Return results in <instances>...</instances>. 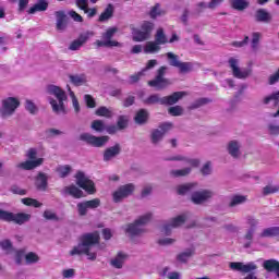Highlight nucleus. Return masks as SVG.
Masks as SVG:
<instances>
[{
    "label": "nucleus",
    "mask_w": 279,
    "mask_h": 279,
    "mask_svg": "<svg viewBox=\"0 0 279 279\" xmlns=\"http://www.w3.org/2000/svg\"><path fill=\"white\" fill-rule=\"evenodd\" d=\"M270 102H272V106L275 108L279 106V90L266 96L263 100V104H265V106H269Z\"/></svg>",
    "instance_id": "nucleus-30"
},
{
    "label": "nucleus",
    "mask_w": 279,
    "mask_h": 279,
    "mask_svg": "<svg viewBox=\"0 0 279 279\" xmlns=\"http://www.w3.org/2000/svg\"><path fill=\"white\" fill-rule=\"evenodd\" d=\"M267 130L270 136H279V123L277 122L268 123Z\"/></svg>",
    "instance_id": "nucleus-45"
},
{
    "label": "nucleus",
    "mask_w": 279,
    "mask_h": 279,
    "mask_svg": "<svg viewBox=\"0 0 279 279\" xmlns=\"http://www.w3.org/2000/svg\"><path fill=\"white\" fill-rule=\"evenodd\" d=\"M114 16V7L112 4H108L104 12L99 15L98 22L106 23L110 21Z\"/></svg>",
    "instance_id": "nucleus-29"
},
{
    "label": "nucleus",
    "mask_w": 279,
    "mask_h": 279,
    "mask_svg": "<svg viewBox=\"0 0 279 279\" xmlns=\"http://www.w3.org/2000/svg\"><path fill=\"white\" fill-rule=\"evenodd\" d=\"M215 197V192L210 190L196 191L191 195V202L196 205L205 204L208 199Z\"/></svg>",
    "instance_id": "nucleus-15"
},
{
    "label": "nucleus",
    "mask_w": 279,
    "mask_h": 279,
    "mask_svg": "<svg viewBox=\"0 0 279 279\" xmlns=\"http://www.w3.org/2000/svg\"><path fill=\"white\" fill-rule=\"evenodd\" d=\"M228 64L236 80H247L252 75V68H239V59L234 57L229 58Z\"/></svg>",
    "instance_id": "nucleus-8"
},
{
    "label": "nucleus",
    "mask_w": 279,
    "mask_h": 279,
    "mask_svg": "<svg viewBox=\"0 0 279 279\" xmlns=\"http://www.w3.org/2000/svg\"><path fill=\"white\" fill-rule=\"evenodd\" d=\"M92 130H95V132H104L106 131V124L101 120H94L92 122Z\"/></svg>",
    "instance_id": "nucleus-51"
},
{
    "label": "nucleus",
    "mask_w": 279,
    "mask_h": 279,
    "mask_svg": "<svg viewBox=\"0 0 279 279\" xmlns=\"http://www.w3.org/2000/svg\"><path fill=\"white\" fill-rule=\"evenodd\" d=\"M260 33H253L252 34V41L251 47L253 51H256L258 49V43H260Z\"/></svg>",
    "instance_id": "nucleus-55"
},
{
    "label": "nucleus",
    "mask_w": 279,
    "mask_h": 279,
    "mask_svg": "<svg viewBox=\"0 0 279 279\" xmlns=\"http://www.w3.org/2000/svg\"><path fill=\"white\" fill-rule=\"evenodd\" d=\"M93 36H95V32L93 31H86L84 33H81L78 37L74 40H72L68 47L69 51H80L88 43Z\"/></svg>",
    "instance_id": "nucleus-9"
},
{
    "label": "nucleus",
    "mask_w": 279,
    "mask_h": 279,
    "mask_svg": "<svg viewBox=\"0 0 279 279\" xmlns=\"http://www.w3.org/2000/svg\"><path fill=\"white\" fill-rule=\"evenodd\" d=\"M155 43L160 47V45H167L169 43V39L167 38V35L165 34L163 28H158L155 34Z\"/></svg>",
    "instance_id": "nucleus-31"
},
{
    "label": "nucleus",
    "mask_w": 279,
    "mask_h": 279,
    "mask_svg": "<svg viewBox=\"0 0 279 279\" xmlns=\"http://www.w3.org/2000/svg\"><path fill=\"white\" fill-rule=\"evenodd\" d=\"M47 8H49V2H37L29 8L28 14H36V12H46Z\"/></svg>",
    "instance_id": "nucleus-36"
},
{
    "label": "nucleus",
    "mask_w": 279,
    "mask_h": 279,
    "mask_svg": "<svg viewBox=\"0 0 279 279\" xmlns=\"http://www.w3.org/2000/svg\"><path fill=\"white\" fill-rule=\"evenodd\" d=\"M263 268L269 274H276L277 278H279V262L277 259L264 260Z\"/></svg>",
    "instance_id": "nucleus-24"
},
{
    "label": "nucleus",
    "mask_w": 279,
    "mask_h": 279,
    "mask_svg": "<svg viewBox=\"0 0 279 279\" xmlns=\"http://www.w3.org/2000/svg\"><path fill=\"white\" fill-rule=\"evenodd\" d=\"M21 106V100L16 97H8L2 100V107L0 110V114L3 119H8V117H12L16 112V109Z\"/></svg>",
    "instance_id": "nucleus-7"
},
{
    "label": "nucleus",
    "mask_w": 279,
    "mask_h": 279,
    "mask_svg": "<svg viewBox=\"0 0 279 279\" xmlns=\"http://www.w3.org/2000/svg\"><path fill=\"white\" fill-rule=\"evenodd\" d=\"M97 117H106V119H110L112 117V111L107 107H99L96 110Z\"/></svg>",
    "instance_id": "nucleus-50"
},
{
    "label": "nucleus",
    "mask_w": 279,
    "mask_h": 279,
    "mask_svg": "<svg viewBox=\"0 0 279 279\" xmlns=\"http://www.w3.org/2000/svg\"><path fill=\"white\" fill-rule=\"evenodd\" d=\"M278 82H279V69L268 77V84L270 86H274V84H278Z\"/></svg>",
    "instance_id": "nucleus-63"
},
{
    "label": "nucleus",
    "mask_w": 279,
    "mask_h": 279,
    "mask_svg": "<svg viewBox=\"0 0 279 279\" xmlns=\"http://www.w3.org/2000/svg\"><path fill=\"white\" fill-rule=\"evenodd\" d=\"M271 13L267 12L265 9H259L255 12V21L257 23H271Z\"/></svg>",
    "instance_id": "nucleus-28"
},
{
    "label": "nucleus",
    "mask_w": 279,
    "mask_h": 279,
    "mask_svg": "<svg viewBox=\"0 0 279 279\" xmlns=\"http://www.w3.org/2000/svg\"><path fill=\"white\" fill-rule=\"evenodd\" d=\"M195 186H197V183L182 184L177 187V192L179 195H186V193H191Z\"/></svg>",
    "instance_id": "nucleus-38"
},
{
    "label": "nucleus",
    "mask_w": 279,
    "mask_h": 279,
    "mask_svg": "<svg viewBox=\"0 0 279 279\" xmlns=\"http://www.w3.org/2000/svg\"><path fill=\"white\" fill-rule=\"evenodd\" d=\"M40 260V257L38 254L34 252H29L25 255V263L26 265H36Z\"/></svg>",
    "instance_id": "nucleus-40"
},
{
    "label": "nucleus",
    "mask_w": 279,
    "mask_h": 279,
    "mask_svg": "<svg viewBox=\"0 0 279 279\" xmlns=\"http://www.w3.org/2000/svg\"><path fill=\"white\" fill-rule=\"evenodd\" d=\"M201 173L203 175H210L213 173V167L210 166V161H207L201 169Z\"/></svg>",
    "instance_id": "nucleus-62"
},
{
    "label": "nucleus",
    "mask_w": 279,
    "mask_h": 279,
    "mask_svg": "<svg viewBox=\"0 0 279 279\" xmlns=\"http://www.w3.org/2000/svg\"><path fill=\"white\" fill-rule=\"evenodd\" d=\"M158 245H173V243H175V239H171V238H163V239H159L158 240Z\"/></svg>",
    "instance_id": "nucleus-64"
},
{
    "label": "nucleus",
    "mask_w": 279,
    "mask_h": 279,
    "mask_svg": "<svg viewBox=\"0 0 279 279\" xmlns=\"http://www.w3.org/2000/svg\"><path fill=\"white\" fill-rule=\"evenodd\" d=\"M156 24L151 21H144L141 24V41L149 40L151 38V33L154 32Z\"/></svg>",
    "instance_id": "nucleus-19"
},
{
    "label": "nucleus",
    "mask_w": 279,
    "mask_h": 279,
    "mask_svg": "<svg viewBox=\"0 0 279 279\" xmlns=\"http://www.w3.org/2000/svg\"><path fill=\"white\" fill-rule=\"evenodd\" d=\"M169 114L172 117H182L184 114V109L180 106L170 107L168 109Z\"/></svg>",
    "instance_id": "nucleus-53"
},
{
    "label": "nucleus",
    "mask_w": 279,
    "mask_h": 279,
    "mask_svg": "<svg viewBox=\"0 0 279 279\" xmlns=\"http://www.w3.org/2000/svg\"><path fill=\"white\" fill-rule=\"evenodd\" d=\"M22 204H24V206H33L34 208H40V206H43V203L29 197L22 198Z\"/></svg>",
    "instance_id": "nucleus-47"
},
{
    "label": "nucleus",
    "mask_w": 279,
    "mask_h": 279,
    "mask_svg": "<svg viewBox=\"0 0 279 279\" xmlns=\"http://www.w3.org/2000/svg\"><path fill=\"white\" fill-rule=\"evenodd\" d=\"M80 141L83 143H87V145H92V147H104L108 141H110L109 136H100L97 137L92 135L90 133H82L80 135Z\"/></svg>",
    "instance_id": "nucleus-12"
},
{
    "label": "nucleus",
    "mask_w": 279,
    "mask_h": 279,
    "mask_svg": "<svg viewBox=\"0 0 279 279\" xmlns=\"http://www.w3.org/2000/svg\"><path fill=\"white\" fill-rule=\"evenodd\" d=\"M122 228L125 234L130 236V239H134V236H138V234H141V218H137L134 222L128 223Z\"/></svg>",
    "instance_id": "nucleus-18"
},
{
    "label": "nucleus",
    "mask_w": 279,
    "mask_h": 279,
    "mask_svg": "<svg viewBox=\"0 0 279 279\" xmlns=\"http://www.w3.org/2000/svg\"><path fill=\"white\" fill-rule=\"evenodd\" d=\"M134 193V185L133 184H125L121 185L114 193H113V202L119 204L125 197H130Z\"/></svg>",
    "instance_id": "nucleus-16"
},
{
    "label": "nucleus",
    "mask_w": 279,
    "mask_h": 279,
    "mask_svg": "<svg viewBox=\"0 0 279 279\" xmlns=\"http://www.w3.org/2000/svg\"><path fill=\"white\" fill-rule=\"evenodd\" d=\"M172 222L169 220L168 222L163 223V226L160 229L161 234H165L166 236H171V232H173Z\"/></svg>",
    "instance_id": "nucleus-49"
},
{
    "label": "nucleus",
    "mask_w": 279,
    "mask_h": 279,
    "mask_svg": "<svg viewBox=\"0 0 279 279\" xmlns=\"http://www.w3.org/2000/svg\"><path fill=\"white\" fill-rule=\"evenodd\" d=\"M84 101L87 108H97V102L95 101V98H93L89 94L84 95Z\"/></svg>",
    "instance_id": "nucleus-60"
},
{
    "label": "nucleus",
    "mask_w": 279,
    "mask_h": 279,
    "mask_svg": "<svg viewBox=\"0 0 279 279\" xmlns=\"http://www.w3.org/2000/svg\"><path fill=\"white\" fill-rule=\"evenodd\" d=\"M144 104L148 106L151 104H160L162 105V98L158 94L150 95L147 99L144 100Z\"/></svg>",
    "instance_id": "nucleus-54"
},
{
    "label": "nucleus",
    "mask_w": 279,
    "mask_h": 279,
    "mask_svg": "<svg viewBox=\"0 0 279 279\" xmlns=\"http://www.w3.org/2000/svg\"><path fill=\"white\" fill-rule=\"evenodd\" d=\"M191 173V168H184L181 170H171L170 175L171 178H184Z\"/></svg>",
    "instance_id": "nucleus-42"
},
{
    "label": "nucleus",
    "mask_w": 279,
    "mask_h": 279,
    "mask_svg": "<svg viewBox=\"0 0 279 279\" xmlns=\"http://www.w3.org/2000/svg\"><path fill=\"white\" fill-rule=\"evenodd\" d=\"M69 92H70V97H72V104H73V108L75 110V112H80V101H77V98L75 97V93H73V90H71V87H69Z\"/></svg>",
    "instance_id": "nucleus-61"
},
{
    "label": "nucleus",
    "mask_w": 279,
    "mask_h": 279,
    "mask_svg": "<svg viewBox=\"0 0 279 279\" xmlns=\"http://www.w3.org/2000/svg\"><path fill=\"white\" fill-rule=\"evenodd\" d=\"M160 46L156 41H147L144 47V53H158Z\"/></svg>",
    "instance_id": "nucleus-39"
},
{
    "label": "nucleus",
    "mask_w": 279,
    "mask_h": 279,
    "mask_svg": "<svg viewBox=\"0 0 279 279\" xmlns=\"http://www.w3.org/2000/svg\"><path fill=\"white\" fill-rule=\"evenodd\" d=\"M0 247L1 250H3V252H5V254H12V252L14 251V246L12 245V241L10 240H2L0 242Z\"/></svg>",
    "instance_id": "nucleus-44"
},
{
    "label": "nucleus",
    "mask_w": 279,
    "mask_h": 279,
    "mask_svg": "<svg viewBox=\"0 0 279 279\" xmlns=\"http://www.w3.org/2000/svg\"><path fill=\"white\" fill-rule=\"evenodd\" d=\"M278 191H279V186L278 185L269 184V185H266L263 189V195L264 196L274 195V193H278Z\"/></svg>",
    "instance_id": "nucleus-52"
},
{
    "label": "nucleus",
    "mask_w": 279,
    "mask_h": 279,
    "mask_svg": "<svg viewBox=\"0 0 279 279\" xmlns=\"http://www.w3.org/2000/svg\"><path fill=\"white\" fill-rule=\"evenodd\" d=\"M76 184L80 189H83L89 195L95 193V182L90 180L83 171H77L75 174Z\"/></svg>",
    "instance_id": "nucleus-10"
},
{
    "label": "nucleus",
    "mask_w": 279,
    "mask_h": 279,
    "mask_svg": "<svg viewBox=\"0 0 279 279\" xmlns=\"http://www.w3.org/2000/svg\"><path fill=\"white\" fill-rule=\"evenodd\" d=\"M57 171H58L60 178H68V175L71 174L72 168L69 165L60 166L57 169Z\"/></svg>",
    "instance_id": "nucleus-48"
},
{
    "label": "nucleus",
    "mask_w": 279,
    "mask_h": 279,
    "mask_svg": "<svg viewBox=\"0 0 279 279\" xmlns=\"http://www.w3.org/2000/svg\"><path fill=\"white\" fill-rule=\"evenodd\" d=\"M187 220H189V215L182 214L170 219L169 221L172 222V228H180V226H184V223H186Z\"/></svg>",
    "instance_id": "nucleus-32"
},
{
    "label": "nucleus",
    "mask_w": 279,
    "mask_h": 279,
    "mask_svg": "<svg viewBox=\"0 0 279 279\" xmlns=\"http://www.w3.org/2000/svg\"><path fill=\"white\" fill-rule=\"evenodd\" d=\"M117 32H119L118 27H110V28H108L101 35L102 40H105L106 43H117V40H112V38H114V34H117Z\"/></svg>",
    "instance_id": "nucleus-34"
},
{
    "label": "nucleus",
    "mask_w": 279,
    "mask_h": 279,
    "mask_svg": "<svg viewBox=\"0 0 279 279\" xmlns=\"http://www.w3.org/2000/svg\"><path fill=\"white\" fill-rule=\"evenodd\" d=\"M123 263H125V255L123 253H118V255L111 259L110 265L116 269H123Z\"/></svg>",
    "instance_id": "nucleus-33"
},
{
    "label": "nucleus",
    "mask_w": 279,
    "mask_h": 279,
    "mask_svg": "<svg viewBox=\"0 0 279 279\" xmlns=\"http://www.w3.org/2000/svg\"><path fill=\"white\" fill-rule=\"evenodd\" d=\"M231 8L233 10H238L239 12H243L250 5V2L247 0H230Z\"/></svg>",
    "instance_id": "nucleus-37"
},
{
    "label": "nucleus",
    "mask_w": 279,
    "mask_h": 279,
    "mask_svg": "<svg viewBox=\"0 0 279 279\" xmlns=\"http://www.w3.org/2000/svg\"><path fill=\"white\" fill-rule=\"evenodd\" d=\"M193 256H195V250L193 247L186 248L177 255V260L183 265H186V263H189Z\"/></svg>",
    "instance_id": "nucleus-26"
},
{
    "label": "nucleus",
    "mask_w": 279,
    "mask_h": 279,
    "mask_svg": "<svg viewBox=\"0 0 279 279\" xmlns=\"http://www.w3.org/2000/svg\"><path fill=\"white\" fill-rule=\"evenodd\" d=\"M247 202V196L243 195H234L231 197L229 203V208H236V206H241V204H245Z\"/></svg>",
    "instance_id": "nucleus-35"
},
{
    "label": "nucleus",
    "mask_w": 279,
    "mask_h": 279,
    "mask_svg": "<svg viewBox=\"0 0 279 279\" xmlns=\"http://www.w3.org/2000/svg\"><path fill=\"white\" fill-rule=\"evenodd\" d=\"M121 154V145L116 144L114 146L108 147L102 155L104 162H110V160H114L117 156Z\"/></svg>",
    "instance_id": "nucleus-22"
},
{
    "label": "nucleus",
    "mask_w": 279,
    "mask_h": 279,
    "mask_svg": "<svg viewBox=\"0 0 279 279\" xmlns=\"http://www.w3.org/2000/svg\"><path fill=\"white\" fill-rule=\"evenodd\" d=\"M63 193H64V195H71L75 199H80V198L84 197V192L82 190H80V187H77L76 185L65 186L63 189Z\"/></svg>",
    "instance_id": "nucleus-27"
},
{
    "label": "nucleus",
    "mask_w": 279,
    "mask_h": 279,
    "mask_svg": "<svg viewBox=\"0 0 279 279\" xmlns=\"http://www.w3.org/2000/svg\"><path fill=\"white\" fill-rule=\"evenodd\" d=\"M186 95L185 92H174L170 96H165L161 98V106H173L178 104L179 99H182Z\"/></svg>",
    "instance_id": "nucleus-23"
},
{
    "label": "nucleus",
    "mask_w": 279,
    "mask_h": 279,
    "mask_svg": "<svg viewBox=\"0 0 279 279\" xmlns=\"http://www.w3.org/2000/svg\"><path fill=\"white\" fill-rule=\"evenodd\" d=\"M163 11L160 9V3H156L149 11L148 15L150 19H158V16H162Z\"/></svg>",
    "instance_id": "nucleus-41"
},
{
    "label": "nucleus",
    "mask_w": 279,
    "mask_h": 279,
    "mask_svg": "<svg viewBox=\"0 0 279 279\" xmlns=\"http://www.w3.org/2000/svg\"><path fill=\"white\" fill-rule=\"evenodd\" d=\"M171 128H173V124L171 122H165L160 124L158 129H155L151 132V136H150L153 145H158V143L162 141V138L165 137V134H167V132H169Z\"/></svg>",
    "instance_id": "nucleus-14"
},
{
    "label": "nucleus",
    "mask_w": 279,
    "mask_h": 279,
    "mask_svg": "<svg viewBox=\"0 0 279 279\" xmlns=\"http://www.w3.org/2000/svg\"><path fill=\"white\" fill-rule=\"evenodd\" d=\"M43 216L47 219V221H60L58 215L49 209L45 210Z\"/></svg>",
    "instance_id": "nucleus-58"
},
{
    "label": "nucleus",
    "mask_w": 279,
    "mask_h": 279,
    "mask_svg": "<svg viewBox=\"0 0 279 279\" xmlns=\"http://www.w3.org/2000/svg\"><path fill=\"white\" fill-rule=\"evenodd\" d=\"M49 186V174L45 172H38L35 177V187L37 191H47Z\"/></svg>",
    "instance_id": "nucleus-20"
},
{
    "label": "nucleus",
    "mask_w": 279,
    "mask_h": 279,
    "mask_svg": "<svg viewBox=\"0 0 279 279\" xmlns=\"http://www.w3.org/2000/svg\"><path fill=\"white\" fill-rule=\"evenodd\" d=\"M24 106L29 114H38V107L31 99H26Z\"/></svg>",
    "instance_id": "nucleus-43"
},
{
    "label": "nucleus",
    "mask_w": 279,
    "mask_h": 279,
    "mask_svg": "<svg viewBox=\"0 0 279 279\" xmlns=\"http://www.w3.org/2000/svg\"><path fill=\"white\" fill-rule=\"evenodd\" d=\"M0 221H4L5 223H15L16 226H25V223H29V221H32V214H14L5 209H0Z\"/></svg>",
    "instance_id": "nucleus-3"
},
{
    "label": "nucleus",
    "mask_w": 279,
    "mask_h": 279,
    "mask_svg": "<svg viewBox=\"0 0 279 279\" xmlns=\"http://www.w3.org/2000/svg\"><path fill=\"white\" fill-rule=\"evenodd\" d=\"M37 156H38V149L29 148L26 153V158H28V160L17 163L16 168L23 169V171H32L40 167L43 162H45V159L44 158L36 159Z\"/></svg>",
    "instance_id": "nucleus-5"
},
{
    "label": "nucleus",
    "mask_w": 279,
    "mask_h": 279,
    "mask_svg": "<svg viewBox=\"0 0 279 279\" xmlns=\"http://www.w3.org/2000/svg\"><path fill=\"white\" fill-rule=\"evenodd\" d=\"M246 226H248V229L246 230L245 234L242 238L243 241V247L245 250H250L252 247V244L254 243V236L256 234V228H258L259 220L256 219V217L248 215L245 217Z\"/></svg>",
    "instance_id": "nucleus-4"
},
{
    "label": "nucleus",
    "mask_w": 279,
    "mask_h": 279,
    "mask_svg": "<svg viewBox=\"0 0 279 279\" xmlns=\"http://www.w3.org/2000/svg\"><path fill=\"white\" fill-rule=\"evenodd\" d=\"M85 205L87 206V209L95 210V208H99V206H101V201L99 198L85 201Z\"/></svg>",
    "instance_id": "nucleus-56"
},
{
    "label": "nucleus",
    "mask_w": 279,
    "mask_h": 279,
    "mask_svg": "<svg viewBox=\"0 0 279 279\" xmlns=\"http://www.w3.org/2000/svg\"><path fill=\"white\" fill-rule=\"evenodd\" d=\"M168 160H186L189 165H192V167H197L199 165V161L196 159H186L182 156H174L169 158Z\"/></svg>",
    "instance_id": "nucleus-59"
},
{
    "label": "nucleus",
    "mask_w": 279,
    "mask_h": 279,
    "mask_svg": "<svg viewBox=\"0 0 279 279\" xmlns=\"http://www.w3.org/2000/svg\"><path fill=\"white\" fill-rule=\"evenodd\" d=\"M54 17L57 32H66V27H69V15H66V12L62 10L56 11Z\"/></svg>",
    "instance_id": "nucleus-17"
},
{
    "label": "nucleus",
    "mask_w": 279,
    "mask_h": 279,
    "mask_svg": "<svg viewBox=\"0 0 279 279\" xmlns=\"http://www.w3.org/2000/svg\"><path fill=\"white\" fill-rule=\"evenodd\" d=\"M46 93L47 95L56 97L48 98V101L52 108V112H54V114H66V107L64 106V101L69 99L66 92H64V89L58 85L50 84L46 86Z\"/></svg>",
    "instance_id": "nucleus-2"
},
{
    "label": "nucleus",
    "mask_w": 279,
    "mask_h": 279,
    "mask_svg": "<svg viewBox=\"0 0 279 279\" xmlns=\"http://www.w3.org/2000/svg\"><path fill=\"white\" fill-rule=\"evenodd\" d=\"M168 69L169 68L167 66H160L157 70V75L155 76L154 80L148 82V85H150L153 88H156V90H165V88L171 86V81L165 77V75H167Z\"/></svg>",
    "instance_id": "nucleus-6"
},
{
    "label": "nucleus",
    "mask_w": 279,
    "mask_h": 279,
    "mask_svg": "<svg viewBox=\"0 0 279 279\" xmlns=\"http://www.w3.org/2000/svg\"><path fill=\"white\" fill-rule=\"evenodd\" d=\"M69 80L73 86H86L88 84V76L86 74H71Z\"/></svg>",
    "instance_id": "nucleus-25"
},
{
    "label": "nucleus",
    "mask_w": 279,
    "mask_h": 279,
    "mask_svg": "<svg viewBox=\"0 0 279 279\" xmlns=\"http://www.w3.org/2000/svg\"><path fill=\"white\" fill-rule=\"evenodd\" d=\"M241 147H242V144L239 141L233 140L227 144V151L229 156H231L232 158L239 159L241 158V154H242Z\"/></svg>",
    "instance_id": "nucleus-21"
},
{
    "label": "nucleus",
    "mask_w": 279,
    "mask_h": 279,
    "mask_svg": "<svg viewBox=\"0 0 279 279\" xmlns=\"http://www.w3.org/2000/svg\"><path fill=\"white\" fill-rule=\"evenodd\" d=\"M166 56L169 60L170 66L179 69L180 73H189L193 69V64H191V62L180 61V57L173 52H168Z\"/></svg>",
    "instance_id": "nucleus-11"
},
{
    "label": "nucleus",
    "mask_w": 279,
    "mask_h": 279,
    "mask_svg": "<svg viewBox=\"0 0 279 279\" xmlns=\"http://www.w3.org/2000/svg\"><path fill=\"white\" fill-rule=\"evenodd\" d=\"M76 208L80 217H86L88 215V207L85 202L78 203Z\"/></svg>",
    "instance_id": "nucleus-57"
},
{
    "label": "nucleus",
    "mask_w": 279,
    "mask_h": 279,
    "mask_svg": "<svg viewBox=\"0 0 279 279\" xmlns=\"http://www.w3.org/2000/svg\"><path fill=\"white\" fill-rule=\"evenodd\" d=\"M229 268L231 271H240V274H250L251 271H256L258 266L254 262L243 264V262H230Z\"/></svg>",
    "instance_id": "nucleus-13"
},
{
    "label": "nucleus",
    "mask_w": 279,
    "mask_h": 279,
    "mask_svg": "<svg viewBox=\"0 0 279 279\" xmlns=\"http://www.w3.org/2000/svg\"><path fill=\"white\" fill-rule=\"evenodd\" d=\"M97 245H99V233L83 234L80 238V243L70 251V256L85 254L88 260H97Z\"/></svg>",
    "instance_id": "nucleus-1"
},
{
    "label": "nucleus",
    "mask_w": 279,
    "mask_h": 279,
    "mask_svg": "<svg viewBox=\"0 0 279 279\" xmlns=\"http://www.w3.org/2000/svg\"><path fill=\"white\" fill-rule=\"evenodd\" d=\"M97 47H123V45L119 41H106L102 40H96Z\"/></svg>",
    "instance_id": "nucleus-46"
}]
</instances>
